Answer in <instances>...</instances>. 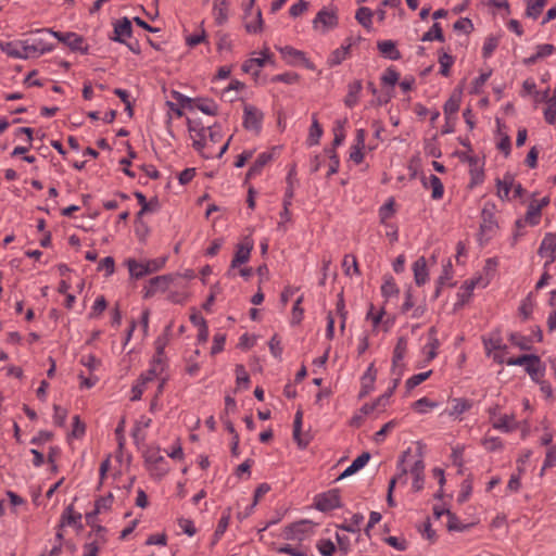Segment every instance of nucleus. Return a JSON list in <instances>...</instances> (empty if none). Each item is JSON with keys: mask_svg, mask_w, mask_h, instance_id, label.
<instances>
[{"mask_svg": "<svg viewBox=\"0 0 556 556\" xmlns=\"http://www.w3.org/2000/svg\"><path fill=\"white\" fill-rule=\"evenodd\" d=\"M0 49L9 58L27 60L51 52L53 46L42 39H16L12 41H1Z\"/></svg>", "mask_w": 556, "mask_h": 556, "instance_id": "1", "label": "nucleus"}, {"mask_svg": "<svg viewBox=\"0 0 556 556\" xmlns=\"http://www.w3.org/2000/svg\"><path fill=\"white\" fill-rule=\"evenodd\" d=\"M399 473L395 477H401L400 484L407 483V475L413 479L412 488L418 492L424 488V470L425 464L422 459L415 458L408 453H405L397 466Z\"/></svg>", "mask_w": 556, "mask_h": 556, "instance_id": "2", "label": "nucleus"}, {"mask_svg": "<svg viewBox=\"0 0 556 556\" xmlns=\"http://www.w3.org/2000/svg\"><path fill=\"white\" fill-rule=\"evenodd\" d=\"M188 130L190 135V139L192 141V147L201 153L204 157H211L213 152L206 151L207 149V127L202 126L200 123L195 121L188 122Z\"/></svg>", "mask_w": 556, "mask_h": 556, "instance_id": "3", "label": "nucleus"}, {"mask_svg": "<svg viewBox=\"0 0 556 556\" xmlns=\"http://www.w3.org/2000/svg\"><path fill=\"white\" fill-rule=\"evenodd\" d=\"M488 413L494 429L508 433L518 428V421L514 414H502L498 406L490 407Z\"/></svg>", "mask_w": 556, "mask_h": 556, "instance_id": "4", "label": "nucleus"}, {"mask_svg": "<svg viewBox=\"0 0 556 556\" xmlns=\"http://www.w3.org/2000/svg\"><path fill=\"white\" fill-rule=\"evenodd\" d=\"M276 49L280 52L282 60L291 66H304L307 70L315 71L316 67L312 63L305 52L298 50L291 46H276Z\"/></svg>", "mask_w": 556, "mask_h": 556, "instance_id": "5", "label": "nucleus"}, {"mask_svg": "<svg viewBox=\"0 0 556 556\" xmlns=\"http://www.w3.org/2000/svg\"><path fill=\"white\" fill-rule=\"evenodd\" d=\"M315 525L311 520H300L286 527L283 535L287 540L304 541L313 535Z\"/></svg>", "mask_w": 556, "mask_h": 556, "instance_id": "6", "label": "nucleus"}, {"mask_svg": "<svg viewBox=\"0 0 556 556\" xmlns=\"http://www.w3.org/2000/svg\"><path fill=\"white\" fill-rule=\"evenodd\" d=\"M338 25V15L334 9L324 8L313 21L314 29L325 34Z\"/></svg>", "mask_w": 556, "mask_h": 556, "instance_id": "7", "label": "nucleus"}, {"mask_svg": "<svg viewBox=\"0 0 556 556\" xmlns=\"http://www.w3.org/2000/svg\"><path fill=\"white\" fill-rule=\"evenodd\" d=\"M264 114L252 104L243 106V126L247 130L258 134L262 129Z\"/></svg>", "mask_w": 556, "mask_h": 556, "instance_id": "8", "label": "nucleus"}, {"mask_svg": "<svg viewBox=\"0 0 556 556\" xmlns=\"http://www.w3.org/2000/svg\"><path fill=\"white\" fill-rule=\"evenodd\" d=\"M53 37H55L59 41L66 45L73 51H79L83 54L88 53V46L85 45L84 38L76 33H61L55 31L53 29H47Z\"/></svg>", "mask_w": 556, "mask_h": 556, "instance_id": "9", "label": "nucleus"}, {"mask_svg": "<svg viewBox=\"0 0 556 556\" xmlns=\"http://www.w3.org/2000/svg\"><path fill=\"white\" fill-rule=\"evenodd\" d=\"M549 199L544 197L542 199H532L529 204L527 212L522 218V223H527L528 226L534 227L540 224L542 217V210L547 206Z\"/></svg>", "mask_w": 556, "mask_h": 556, "instance_id": "10", "label": "nucleus"}, {"mask_svg": "<svg viewBox=\"0 0 556 556\" xmlns=\"http://www.w3.org/2000/svg\"><path fill=\"white\" fill-rule=\"evenodd\" d=\"M472 407V401L462 397L452 399L448 401L446 408L441 415H447L454 420H462L463 415Z\"/></svg>", "mask_w": 556, "mask_h": 556, "instance_id": "11", "label": "nucleus"}, {"mask_svg": "<svg viewBox=\"0 0 556 556\" xmlns=\"http://www.w3.org/2000/svg\"><path fill=\"white\" fill-rule=\"evenodd\" d=\"M486 286L488 280H485L483 277H478L476 279L465 281L457 293V302L455 306H464L470 300L475 288H485Z\"/></svg>", "mask_w": 556, "mask_h": 556, "instance_id": "12", "label": "nucleus"}, {"mask_svg": "<svg viewBox=\"0 0 556 556\" xmlns=\"http://www.w3.org/2000/svg\"><path fill=\"white\" fill-rule=\"evenodd\" d=\"M367 319L370 320L374 331L387 332L392 328L394 323L391 317H386L383 308L376 312L372 305L367 313Z\"/></svg>", "mask_w": 556, "mask_h": 556, "instance_id": "13", "label": "nucleus"}, {"mask_svg": "<svg viewBox=\"0 0 556 556\" xmlns=\"http://www.w3.org/2000/svg\"><path fill=\"white\" fill-rule=\"evenodd\" d=\"M166 357L154 356L150 368L141 375L142 378H148V383L152 384L160 381L161 378H167L166 371Z\"/></svg>", "mask_w": 556, "mask_h": 556, "instance_id": "14", "label": "nucleus"}, {"mask_svg": "<svg viewBox=\"0 0 556 556\" xmlns=\"http://www.w3.org/2000/svg\"><path fill=\"white\" fill-rule=\"evenodd\" d=\"M166 357L154 356L150 368L141 375L142 378H148V383L152 384L160 381L161 378H167L166 371Z\"/></svg>", "mask_w": 556, "mask_h": 556, "instance_id": "15", "label": "nucleus"}, {"mask_svg": "<svg viewBox=\"0 0 556 556\" xmlns=\"http://www.w3.org/2000/svg\"><path fill=\"white\" fill-rule=\"evenodd\" d=\"M166 357L154 356L150 368L141 375L142 378H148V383L152 384L160 381L161 378H167L166 371Z\"/></svg>", "mask_w": 556, "mask_h": 556, "instance_id": "16", "label": "nucleus"}, {"mask_svg": "<svg viewBox=\"0 0 556 556\" xmlns=\"http://www.w3.org/2000/svg\"><path fill=\"white\" fill-rule=\"evenodd\" d=\"M341 506L339 491L333 489L315 497V507L320 511H328Z\"/></svg>", "mask_w": 556, "mask_h": 556, "instance_id": "17", "label": "nucleus"}, {"mask_svg": "<svg viewBox=\"0 0 556 556\" xmlns=\"http://www.w3.org/2000/svg\"><path fill=\"white\" fill-rule=\"evenodd\" d=\"M252 249L253 242L249 239H245L243 242L238 244L235 256L231 261L230 269L227 273L229 277H235V268L249 261Z\"/></svg>", "mask_w": 556, "mask_h": 556, "instance_id": "18", "label": "nucleus"}, {"mask_svg": "<svg viewBox=\"0 0 556 556\" xmlns=\"http://www.w3.org/2000/svg\"><path fill=\"white\" fill-rule=\"evenodd\" d=\"M366 131L364 129H357L355 134L354 143L350 148L349 159L355 164H361L365 156V144Z\"/></svg>", "mask_w": 556, "mask_h": 556, "instance_id": "19", "label": "nucleus"}, {"mask_svg": "<svg viewBox=\"0 0 556 556\" xmlns=\"http://www.w3.org/2000/svg\"><path fill=\"white\" fill-rule=\"evenodd\" d=\"M421 182L426 189H429L431 191V198L433 200L438 201L443 198L444 186L438 176L433 174H430L429 176H424Z\"/></svg>", "mask_w": 556, "mask_h": 556, "instance_id": "20", "label": "nucleus"}, {"mask_svg": "<svg viewBox=\"0 0 556 556\" xmlns=\"http://www.w3.org/2000/svg\"><path fill=\"white\" fill-rule=\"evenodd\" d=\"M353 42L352 39L349 38L338 49L333 50L328 56L327 63L330 67L337 66L341 64L344 60H346L350 55V49Z\"/></svg>", "mask_w": 556, "mask_h": 556, "instance_id": "21", "label": "nucleus"}, {"mask_svg": "<svg viewBox=\"0 0 556 556\" xmlns=\"http://www.w3.org/2000/svg\"><path fill=\"white\" fill-rule=\"evenodd\" d=\"M271 59V55L267 53L266 51L261 53V56L251 58L248 61H245L242 65V70L245 73L258 75L260 68L265 66L267 62H269Z\"/></svg>", "mask_w": 556, "mask_h": 556, "instance_id": "22", "label": "nucleus"}, {"mask_svg": "<svg viewBox=\"0 0 556 556\" xmlns=\"http://www.w3.org/2000/svg\"><path fill=\"white\" fill-rule=\"evenodd\" d=\"M439 340L437 338V331L434 328H431L428 334V342L425 344L422 349V353L425 355L426 362H431L437 356V351L439 349Z\"/></svg>", "mask_w": 556, "mask_h": 556, "instance_id": "23", "label": "nucleus"}, {"mask_svg": "<svg viewBox=\"0 0 556 556\" xmlns=\"http://www.w3.org/2000/svg\"><path fill=\"white\" fill-rule=\"evenodd\" d=\"M414 278L417 286H422L428 281L427 262L424 256L417 258L413 264Z\"/></svg>", "mask_w": 556, "mask_h": 556, "instance_id": "24", "label": "nucleus"}, {"mask_svg": "<svg viewBox=\"0 0 556 556\" xmlns=\"http://www.w3.org/2000/svg\"><path fill=\"white\" fill-rule=\"evenodd\" d=\"M131 36V23L127 17L118 21L114 25L113 40L124 42L126 38Z\"/></svg>", "mask_w": 556, "mask_h": 556, "instance_id": "25", "label": "nucleus"}, {"mask_svg": "<svg viewBox=\"0 0 556 556\" xmlns=\"http://www.w3.org/2000/svg\"><path fill=\"white\" fill-rule=\"evenodd\" d=\"M362 89L363 85L361 80H355L349 85L348 94L344 98V104L348 108L352 109L358 103Z\"/></svg>", "mask_w": 556, "mask_h": 556, "instance_id": "26", "label": "nucleus"}, {"mask_svg": "<svg viewBox=\"0 0 556 556\" xmlns=\"http://www.w3.org/2000/svg\"><path fill=\"white\" fill-rule=\"evenodd\" d=\"M375 380H376V369L374 367V364H370L368 366L367 370L362 376V389L359 392L361 397L368 395L372 391Z\"/></svg>", "mask_w": 556, "mask_h": 556, "instance_id": "27", "label": "nucleus"}, {"mask_svg": "<svg viewBox=\"0 0 556 556\" xmlns=\"http://www.w3.org/2000/svg\"><path fill=\"white\" fill-rule=\"evenodd\" d=\"M173 281V277L169 275L157 276L149 281L147 289V296L152 295L157 291H165L169 283Z\"/></svg>", "mask_w": 556, "mask_h": 556, "instance_id": "28", "label": "nucleus"}, {"mask_svg": "<svg viewBox=\"0 0 556 556\" xmlns=\"http://www.w3.org/2000/svg\"><path fill=\"white\" fill-rule=\"evenodd\" d=\"M539 255L551 256L552 260H556V236L548 233L544 237L539 248Z\"/></svg>", "mask_w": 556, "mask_h": 556, "instance_id": "29", "label": "nucleus"}, {"mask_svg": "<svg viewBox=\"0 0 556 556\" xmlns=\"http://www.w3.org/2000/svg\"><path fill=\"white\" fill-rule=\"evenodd\" d=\"M513 186H515V179L510 175H505L503 179L497 180V195L502 200H510Z\"/></svg>", "mask_w": 556, "mask_h": 556, "instance_id": "30", "label": "nucleus"}, {"mask_svg": "<svg viewBox=\"0 0 556 556\" xmlns=\"http://www.w3.org/2000/svg\"><path fill=\"white\" fill-rule=\"evenodd\" d=\"M483 345L489 356H491V354L494 352L506 350V345L503 344L498 332H493L488 338H484Z\"/></svg>", "mask_w": 556, "mask_h": 556, "instance_id": "31", "label": "nucleus"}, {"mask_svg": "<svg viewBox=\"0 0 556 556\" xmlns=\"http://www.w3.org/2000/svg\"><path fill=\"white\" fill-rule=\"evenodd\" d=\"M526 371L534 382H540L545 374V366L542 364L540 357L536 355L535 361L528 364Z\"/></svg>", "mask_w": 556, "mask_h": 556, "instance_id": "32", "label": "nucleus"}, {"mask_svg": "<svg viewBox=\"0 0 556 556\" xmlns=\"http://www.w3.org/2000/svg\"><path fill=\"white\" fill-rule=\"evenodd\" d=\"M407 352V339L404 337L399 338L396 345L393 351V368L402 366V362Z\"/></svg>", "mask_w": 556, "mask_h": 556, "instance_id": "33", "label": "nucleus"}, {"mask_svg": "<svg viewBox=\"0 0 556 556\" xmlns=\"http://www.w3.org/2000/svg\"><path fill=\"white\" fill-rule=\"evenodd\" d=\"M378 49L382 55L390 60H399L401 58V53L392 40L379 41Z\"/></svg>", "mask_w": 556, "mask_h": 556, "instance_id": "34", "label": "nucleus"}, {"mask_svg": "<svg viewBox=\"0 0 556 556\" xmlns=\"http://www.w3.org/2000/svg\"><path fill=\"white\" fill-rule=\"evenodd\" d=\"M375 13L367 7H361L355 14L356 21L366 29H370Z\"/></svg>", "mask_w": 556, "mask_h": 556, "instance_id": "35", "label": "nucleus"}, {"mask_svg": "<svg viewBox=\"0 0 556 556\" xmlns=\"http://www.w3.org/2000/svg\"><path fill=\"white\" fill-rule=\"evenodd\" d=\"M170 329H172V325H168L165 328L164 333L156 338V340L154 342V346H155V355L154 356L166 357L164 350L169 341Z\"/></svg>", "mask_w": 556, "mask_h": 556, "instance_id": "36", "label": "nucleus"}, {"mask_svg": "<svg viewBox=\"0 0 556 556\" xmlns=\"http://www.w3.org/2000/svg\"><path fill=\"white\" fill-rule=\"evenodd\" d=\"M128 270L134 278H141L149 274L147 262H137L135 260L127 261Z\"/></svg>", "mask_w": 556, "mask_h": 556, "instance_id": "37", "label": "nucleus"}, {"mask_svg": "<svg viewBox=\"0 0 556 556\" xmlns=\"http://www.w3.org/2000/svg\"><path fill=\"white\" fill-rule=\"evenodd\" d=\"M548 0H527V16L536 20Z\"/></svg>", "mask_w": 556, "mask_h": 556, "instance_id": "38", "label": "nucleus"}, {"mask_svg": "<svg viewBox=\"0 0 556 556\" xmlns=\"http://www.w3.org/2000/svg\"><path fill=\"white\" fill-rule=\"evenodd\" d=\"M302 418H303L302 412L301 410L296 412L294 422H293V438L298 442L299 446L305 447L307 445V441H304L301 438Z\"/></svg>", "mask_w": 556, "mask_h": 556, "instance_id": "39", "label": "nucleus"}, {"mask_svg": "<svg viewBox=\"0 0 556 556\" xmlns=\"http://www.w3.org/2000/svg\"><path fill=\"white\" fill-rule=\"evenodd\" d=\"M460 105V98L458 96L453 94L444 104L443 111L445 117L450 119L451 116L455 115Z\"/></svg>", "mask_w": 556, "mask_h": 556, "instance_id": "40", "label": "nucleus"}, {"mask_svg": "<svg viewBox=\"0 0 556 556\" xmlns=\"http://www.w3.org/2000/svg\"><path fill=\"white\" fill-rule=\"evenodd\" d=\"M321 135H323V128L319 125V123L316 118V115L314 114L313 119H312V125L309 128V134H308L309 144H317L319 142Z\"/></svg>", "mask_w": 556, "mask_h": 556, "instance_id": "41", "label": "nucleus"}, {"mask_svg": "<svg viewBox=\"0 0 556 556\" xmlns=\"http://www.w3.org/2000/svg\"><path fill=\"white\" fill-rule=\"evenodd\" d=\"M413 407L417 413L426 414L430 409L438 407V403L428 397H421L414 403Z\"/></svg>", "mask_w": 556, "mask_h": 556, "instance_id": "42", "label": "nucleus"}, {"mask_svg": "<svg viewBox=\"0 0 556 556\" xmlns=\"http://www.w3.org/2000/svg\"><path fill=\"white\" fill-rule=\"evenodd\" d=\"M213 12L218 23H223L227 17V1L214 0Z\"/></svg>", "mask_w": 556, "mask_h": 556, "instance_id": "43", "label": "nucleus"}, {"mask_svg": "<svg viewBox=\"0 0 556 556\" xmlns=\"http://www.w3.org/2000/svg\"><path fill=\"white\" fill-rule=\"evenodd\" d=\"M439 64H440V74L444 77L450 76V70L452 65L454 64V58L444 52L439 56Z\"/></svg>", "mask_w": 556, "mask_h": 556, "instance_id": "44", "label": "nucleus"}, {"mask_svg": "<svg viewBox=\"0 0 556 556\" xmlns=\"http://www.w3.org/2000/svg\"><path fill=\"white\" fill-rule=\"evenodd\" d=\"M381 293L386 299H391L399 293V288L393 278L386 279L381 286Z\"/></svg>", "mask_w": 556, "mask_h": 556, "instance_id": "45", "label": "nucleus"}, {"mask_svg": "<svg viewBox=\"0 0 556 556\" xmlns=\"http://www.w3.org/2000/svg\"><path fill=\"white\" fill-rule=\"evenodd\" d=\"M80 364L93 372L100 368L101 361L92 354H87L81 356Z\"/></svg>", "mask_w": 556, "mask_h": 556, "instance_id": "46", "label": "nucleus"}, {"mask_svg": "<svg viewBox=\"0 0 556 556\" xmlns=\"http://www.w3.org/2000/svg\"><path fill=\"white\" fill-rule=\"evenodd\" d=\"M364 521V516L362 514H355L351 518L350 521L341 526V529L348 531V532H357L359 531V527L362 522Z\"/></svg>", "mask_w": 556, "mask_h": 556, "instance_id": "47", "label": "nucleus"}, {"mask_svg": "<svg viewBox=\"0 0 556 556\" xmlns=\"http://www.w3.org/2000/svg\"><path fill=\"white\" fill-rule=\"evenodd\" d=\"M422 41L440 40L443 41V33L440 24L434 23L433 26L424 34Z\"/></svg>", "mask_w": 556, "mask_h": 556, "instance_id": "48", "label": "nucleus"}, {"mask_svg": "<svg viewBox=\"0 0 556 556\" xmlns=\"http://www.w3.org/2000/svg\"><path fill=\"white\" fill-rule=\"evenodd\" d=\"M534 354H523L519 357H510L507 358L506 364L508 366H525V368L530 364L531 362L535 361Z\"/></svg>", "mask_w": 556, "mask_h": 556, "instance_id": "49", "label": "nucleus"}, {"mask_svg": "<svg viewBox=\"0 0 556 556\" xmlns=\"http://www.w3.org/2000/svg\"><path fill=\"white\" fill-rule=\"evenodd\" d=\"M80 519L81 515L75 513L71 506L67 507L62 514V521L64 525L67 526H76L80 521Z\"/></svg>", "mask_w": 556, "mask_h": 556, "instance_id": "50", "label": "nucleus"}, {"mask_svg": "<svg viewBox=\"0 0 556 556\" xmlns=\"http://www.w3.org/2000/svg\"><path fill=\"white\" fill-rule=\"evenodd\" d=\"M544 117L548 124L556 123V99L549 98L544 110Z\"/></svg>", "mask_w": 556, "mask_h": 556, "instance_id": "51", "label": "nucleus"}, {"mask_svg": "<svg viewBox=\"0 0 556 556\" xmlns=\"http://www.w3.org/2000/svg\"><path fill=\"white\" fill-rule=\"evenodd\" d=\"M509 341L513 345L519 348L520 350H529L530 349V340L521 336L519 333H510Z\"/></svg>", "mask_w": 556, "mask_h": 556, "instance_id": "52", "label": "nucleus"}, {"mask_svg": "<svg viewBox=\"0 0 556 556\" xmlns=\"http://www.w3.org/2000/svg\"><path fill=\"white\" fill-rule=\"evenodd\" d=\"M491 76V72L481 73L472 83H471V92L475 94H479Z\"/></svg>", "mask_w": 556, "mask_h": 556, "instance_id": "53", "label": "nucleus"}, {"mask_svg": "<svg viewBox=\"0 0 556 556\" xmlns=\"http://www.w3.org/2000/svg\"><path fill=\"white\" fill-rule=\"evenodd\" d=\"M482 446L488 451L501 450L503 444L500 438L485 435L481 442Z\"/></svg>", "mask_w": 556, "mask_h": 556, "instance_id": "54", "label": "nucleus"}, {"mask_svg": "<svg viewBox=\"0 0 556 556\" xmlns=\"http://www.w3.org/2000/svg\"><path fill=\"white\" fill-rule=\"evenodd\" d=\"M342 267L346 275H352V273H358V266L355 256L345 255L342 262Z\"/></svg>", "mask_w": 556, "mask_h": 556, "instance_id": "55", "label": "nucleus"}, {"mask_svg": "<svg viewBox=\"0 0 556 556\" xmlns=\"http://www.w3.org/2000/svg\"><path fill=\"white\" fill-rule=\"evenodd\" d=\"M395 426H396L395 420H391V421L387 422L386 425H383V427L378 432H376L375 442L378 444L382 443L386 440V437L388 435V433H390L395 428Z\"/></svg>", "mask_w": 556, "mask_h": 556, "instance_id": "56", "label": "nucleus"}, {"mask_svg": "<svg viewBox=\"0 0 556 556\" xmlns=\"http://www.w3.org/2000/svg\"><path fill=\"white\" fill-rule=\"evenodd\" d=\"M399 73L394 68L389 67L382 74L381 81L383 85L394 86L399 81Z\"/></svg>", "mask_w": 556, "mask_h": 556, "instance_id": "57", "label": "nucleus"}, {"mask_svg": "<svg viewBox=\"0 0 556 556\" xmlns=\"http://www.w3.org/2000/svg\"><path fill=\"white\" fill-rule=\"evenodd\" d=\"M300 79V76L296 73H283L275 75L271 80L276 83H285V84H295Z\"/></svg>", "mask_w": 556, "mask_h": 556, "instance_id": "58", "label": "nucleus"}, {"mask_svg": "<svg viewBox=\"0 0 556 556\" xmlns=\"http://www.w3.org/2000/svg\"><path fill=\"white\" fill-rule=\"evenodd\" d=\"M236 378H237L236 380H237V386L238 387L248 388L250 378H249V375H248L247 370L244 369V367L242 365H237V367H236Z\"/></svg>", "mask_w": 556, "mask_h": 556, "instance_id": "59", "label": "nucleus"}, {"mask_svg": "<svg viewBox=\"0 0 556 556\" xmlns=\"http://www.w3.org/2000/svg\"><path fill=\"white\" fill-rule=\"evenodd\" d=\"M270 156L266 153H262L257 156L254 164L250 168V175L258 174L264 165L269 161Z\"/></svg>", "mask_w": 556, "mask_h": 556, "instance_id": "60", "label": "nucleus"}, {"mask_svg": "<svg viewBox=\"0 0 556 556\" xmlns=\"http://www.w3.org/2000/svg\"><path fill=\"white\" fill-rule=\"evenodd\" d=\"M430 375H431V371H426V372H420V374L412 376L406 381L407 389H413V388L419 386L421 382L427 380Z\"/></svg>", "mask_w": 556, "mask_h": 556, "instance_id": "61", "label": "nucleus"}, {"mask_svg": "<svg viewBox=\"0 0 556 556\" xmlns=\"http://www.w3.org/2000/svg\"><path fill=\"white\" fill-rule=\"evenodd\" d=\"M112 503H113L112 494H109L108 496H103V497L99 498L96 502V513L101 514V513L110 509L112 506Z\"/></svg>", "mask_w": 556, "mask_h": 556, "instance_id": "62", "label": "nucleus"}, {"mask_svg": "<svg viewBox=\"0 0 556 556\" xmlns=\"http://www.w3.org/2000/svg\"><path fill=\"white\" fill-rule=\"evenodd\" d=\"M317 547L323 556H332L336 551V546L330 540H321Z\"/></svg>", "mask_w": 556, "mask_h": 556, "instance_id": "63", "label": "nucleus"}, {"mask_svg": "<svg viewBox=\"0 0 556 556\" xmlns=\"http://www.w3.org/2000/svg\"><path fill=\"white\" fill-rule=\"evenodd\" d=\"M394 201L391 199L386 204H383L379 210V216L381 222H386L389 219L394 213Z\"/></svg>", "mask_w": 556, "mask_h": 556, "instance_id": "64", "label": "nucleus"}]
</instances>
